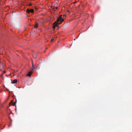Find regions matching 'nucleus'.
I'll return each instance as SVG.
<instances>
[{
	"label": "nucleus",
	"instance_id": "9b49d317",
	"mask_svg": "<svg viewBox=\"0 0 132 132\" xmlns=\"http://www.w3.org/2000/svg\"><path fill=\"white\" fill-rule=\"evenodd\" d=\"M36 57H37V56H34V58H36Z\"/></svg>",
	"mask_w": 132,
	"mask_h": 132
},
{
	"label": "nucleus",
	"instance_id": "9d476101",
	"mask_svg": "<svg viewBox=\"0 0 132 132\" xmlns=\"http://www.w3.org/2000/svg\"><path fill=\"white\" fill-rule=\"evenodd\" d=\"M54 40V39L53 38V39H52L51 41V42H53Z\"/></svg>",
	"mask_w": 132,
	"mask_h": 132
},
{
	"label": "nucleus",
	"instance_id": "4468645a",
	"mask_svg": "<svg viewBox=\"0 0 132 132\" xmlns=\"http://www.w3.org/2000/svg\"><path fill=\"white\" fill-rule=\"evenodd\" d=\"M47 49V48H46V49Z\"/></svg>",
	"mask_w": 132,
	"mask_h": 132
},
{
	"label": "nucleus",
	"instance_id": "dca6fc26",
	"mask_svg": "<svg viewBox=\"0 0 132 132\" xmlns=\"http://www.w3.org/2000/svg\"><path fill=\"white\" fill-rule=\"evenodd\" d=\"M74 40H75V39H74Z\"/></svg>",
	"mask_w": 132,
	"mask_h": 132
},
{
	"label": "nucleus",
	"instance_id": "2eb2a0df",
	"mask_svg": "<svg viewBox=\"0 0 132 132\" xmlns=\"http://www.w3.org/2000/svg\"><path fill=\"white\" fill-rule=\"evenodd\" d=\"M7 90H8V91H9V90L8 89H7Z\"/></svg>",
	"mask_w": 132,
	"mask_h": 132
},
{
	"label": "nucleus",
	"instance_id": "ddd939ff",
	"mask_svg": "<svg viewBox=\"0 0 132 132\" xmlns=\"http://www.w3.org/2000/svg\"><path fill=\"white\" fill-rule=\"evenodd\" d=\"M55 8H56V9H57L58 7H56Z\"/></svg>",
	"mask_w": 132,
	"mask_h": 132
},
{
	"label": "nucleus",
	"instance_id": "7ed1b4c3",
	"mask_svg": "<svg viewBox=\"0 0 132 132\" xmlns=\"http://www.w3.org/2000/svg\"><path fill=\"white\" fill-rule=\"evenodd\" d=\"M55 22L53 23L54 26H53V28H55V27L57 26V25L60 24H59V23L57 22V23H54Z\"/></svg>",
	"mask_w": 132,
	"mask_h": 132
},
{
	"label": "nucleus",
	"instance_id": "20e7f679",
	"mask_svg": "<svg viewBox=\"0 0 132 132\" xmlns=\"http://www.w3.org/2000/svg\"><path fill=\"white\" fill-rule=\"evenodd\" d=\"M16 102H14V103H13V101H11V102L10 103H9V104L10 105V104L11 103H12V105L14 106L16 104Z\"/></svg>",
	"mask_w": 132,
	"mask_h": 132
},
{
	"label": "nucleus",
	"instance_id": "39448f33",
	"mask_svg": "<svg viewBox=\"0 0 132 132\" xmlns=\"http://www.w3.org/2000/svg\"><path fill=\"white\" fill-rule=\"evenodd\" d=\"M18 82V80L17 79H15L12 82V83L13 84H15L16 83Z\"/></svg>",
	"mask_w": 132,
	"mask_h": 132
},
{
	"label": "nucleus",
	"instance_id": "f03ea898",
	"mask_svg": "<svg viewBox=\"0 0 132 132\" xmlns=\"http://www.w3.org/2000/svg\"><path fill=\"white\" fill-rule=\"evenodd\" d=\"M34 12V10L33 9H27V12L28 13H29L30 12L33 13Z\"/></svg>",
	"mask_w": 132,
	"mask_h": 132
},
{
	"label": "nucleus",
	"instance_id": "0eeeda50",
	"mask_svg": "<svg viewBox=\"0 0 132 132\" xmlns=\"http://www.w3.org/2000/svg\"><path fill=\"white\" fill-rule=\"evenodd\" d=\"M38 26V24L37 23H36L35 24V28H37Z\"/></svg>",
	"mask_w": 132,
	"mask_h": 132
},
{
	"label": "nucleus",
	"instance_id": "423d86ee",
	"mask_svg": "<svg viewBox=\"0 0 132 132\" xmlns=\"http://www.w3.org/2000/svg\"><path fill=\"white\" fill-rule=\"evenodd\" d=\"M31 72H29L28 74H27V76H29L30 77L31 76Z\"/></svg>",
	"mask_w": 132,
	"mask_h": 132
},
{
	"label": "nucleus",
	"instance_id": "1a4fd4ad",
	"mask_svg": "<svg viewBox=\"0 0 132 132\" xmlns=\"http://www.w3.org/2000/svg\"><path fill=\"white\" fill-rule=\"evenodd\" d=\"M66 17V15H64L63 16V18H65Z\"/></svg>",
	"mask_w": 132,
	"mask_h": 132
},
{
	"label": "nucleus",
	"instance_id": "f257e3e1",
	"mask_svg": "<svg viewBox=\"0 0 132 132\" xmlns=\"http://www.w3.org/2000/svg\"><path fill=\"white\" fill-rule=\"evenodd\" d=\"M62 15H60L59 17L57 19V20L54 23H57V22L59 23V24H61L62 21H64L63 19L62 18Z\"/></svg>",
	"mask_w": 132,
	"mask_h": 132
},
{
	"label": "nucleus",
	"instance_id": "6e6552de",
	"mask_svg": "<svg viewBox=\"0 0 132 132\" xmlns=\"http://www.w3.org/2000/svg\"><path fill=\"white\" fill-rule=\"evenodd\" d=\"M32 70H34V67L32 63Z\"/></svg>",
	"mask_w": 132,
	"mask_h": 132
},
{
	"label": "nucleus",
	"instance_id": "f8f14e48",
	"mask_svg": "<svg viewBox=\"0 0 132 132\" xmlns=\"http://www.w3.org/2000/svg\"><path fill=\"white\" fill-rule=\"evenodd\" d=\"M31 4H30L29 5V6H31Z\"/></svg>",
	"mask_w": 132,
	"mask_h": 132
}]
</instances>
